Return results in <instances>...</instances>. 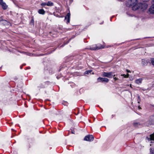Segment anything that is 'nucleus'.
Returning a JSON list of instances; mask_svg holds the SVG:
<instances>
[{
  "mask_svg": "<svg viewBox=\"0 0 154 154\" xmlns=\"http://www.w3.org/2000/svg\"><path fill=\"white\" fill-rule=\"evenodd\" d=\"M138 2L137 0H130L127 2V5L128 6L132 7L136 4H137Z\"/></svg>",
  "mask_w": 154,
  "mask_h": 154,
  "instance_id": "f257e3e1",
  "label": "nucleus"
},
{
  "mask_svg": "<svg viewBox=\"0 0 154 154\" xmlns=\"http://www.w3.org/2000/svg\"><path fill=\"white\" fill-rule=\"evenodd\" d=\"M112 72H104L102 73V76L104 77H107L109 78H111L112 76L114 77L115 75H113Z\"/></svg>",
  "mask_w": 154,
  "mask_h": 154,
  "instance_id": "f03ea898",
  "label": "nucleus"
},
{
  "mask_svg": "<svg viewBox=\"0 0 154 154\" xmlns=\"http://www.w3.org/2000/svg\"><path fill=\"white\" fill-rule=\"evenodd\" d=\"M97 81L98 82L107 83L109 81V79L106 78L99 77L97 78Z\"/></svg>",
  "mask_w": 154,
  "mask_h": 154,
  "instance_id": "7ed1b4c3",
  "label": "nucleus"
},
{
  "mask_svg": "<svg viewBox=\"0 0 154 154\" xmlns=\"http://www.w3.org/2000/svg\"><path fill=\"white\" fill-rule=\"evenodd\" d=\"M94 137L92 135L89 134L86 136L84 138V140L91 141L93 140Z\"/></svg>",
  "mask_w": 154,
  "mask_h": 154,
  "instance_id": "20e7f679",
  "label": "nucleus"
},
{
  "mask_svg": "<svg viewBox=\"0 0 154 154\" xmlns=\"http://www.w3.org/2000/svg\"><path fill=\"white\" fill-rule=\"evenodd\" d=\"M139 8L142 10L146 9L148 7L147 5L145 3H139Z\"/></svg>",
  "mask_w": 154,
  "mask_h": 154,
  "instance_id": "39448f33",
  "label": "nucleus"
},
{
  "mask_svg": "<svg viewBox=\"0 0 154 154\" xmlns=\"http://www.w3.org/2000/svg\"><path fill=\"white\" fill-rule=\"evenodd\" d=\"M0 5L4 10H6L8 6L5 2H3V0H0Z\"/></svg>",
  "mask_w": 154,
  "mask_h": 154,
  "instance_id": "423d86ee",
  "label": "nucleus"
},
{
  "mask_svg": "<svg viewBox=\"0 0 154 154\" xmlns=\"http://www.w3.org/2000/svg\"><path fill=\"white\" fill-rule=\"evenodd\" d=\"M148 124L149 125L154 124V115L150 116L148 121Z\"/></svg>",
  "mask_w": 154,
  "mask_h": 154,
  "instance_id": "0eeeda50",
  "label": "nucleus"
},
{
  "mask_svg": "<svg viewBox=\"0 0 154 154\" xmlns=\"http://www.w3.org/2000/svg\"><path fill=\"white\" fill-rule=\"evenodd\" d=\"M149 62V61L148 60L142 59V64L143 66H146Z\"/></svg>",
  "mask_w": 154,
  "mask_h": 154,
  "instance_id": "6e6552de",
  "label": "nucleus"
},
{
  "mask_svg": "<svg viewBox=\"0 0 154 154\" xmlns=\"http://www.w3.org/2000/svg\"><path fill=\"white\" fill-rule=\"evenodd\" d=\"M9 23L7 20L0 19V24L4 25H8Z\"/></svg>",
  "mask_w": 154,
  "mask_h": 154,
  "instance_id": "1a4fd4ad",
  "label": "nucleus"
},
{
  "mask_svg": "<svg viewBox=\"0 0 154 154\" xmlns=\"http://www.w3.org/2000/svg\"><path fill=\"white\" fill-rule=\"evenodd\" d=\"M132 10L134 11H135L137 9H140V8H139V4H136V5H135L132 6Z\"/></svg>",
  "mask_w": 154,
  "mask_h": 154,
  "instance_id": "9d476101",
  "label": "nucleus"
},
{
  "mask_svg": "<svg viewBox=\"0 0 154 154\" xmlns=\"http://www.w3.org/2000/svg\"><path fill=\"white\" fill-rule=\"evenodd\" d=\"M70 14L69 13V12L67 13L65 17V19H67V23H68L70 21Z\"/></svg>",
  "mask_w": 154,
  "mask_h": 154,
  "instance_id": "9b49d317",
  "label": "nucleus"
},
{
  "mask_svg": "<svg viewBox=\"0 0 154 154\" xmlns=\"http://www.w3.org/2000/svg\"><path fill=\"white\" fill-rule=\"evenodd\" d=\"M149 11L151 14H154V5H152L149 9Z\"/></svg>",
  "mask_w": 154,
  "mask_h": 154,
  "instance_id": "f8f14e48",
  "label": "nucleus"
},
{
  "mask_svg": "<svg viewBox=\"0 0 154 154\" xmlns=\"http://www.w3.org/2000/svg\"><path fill=\"white\" fill-rule=\"evenodd\" d=\"M90 49L91 50H95L100 49V48L99 47L97 46L96 45H95L93 46L90 47Z\"/></svg>",
  "mask_w": 154,
  "mask_h": 154,
  "instance_id": "ddd939ff",
  "label": "nucleus"
},
{
  "mask_svg": "<svg viewBox=\"0 0 154 154\" xmlns=\"http://www.w3.org/2000/svg\"><path fill=\"white\" fill-rule=\"evenodd\" d=\"M38 12L40 14L44 15L45 13V11L43 9H40L38 10Z\"/></svg>",
  "mask_w": 154,
  "mask_h": 154,
  "instance_id": "4468645a",
  "label": "nucleus"
},
{
  "mask_svg": "<svg viewBox=\"0 0 154 154\" xmlns=\"http://www.w3.org/2000/svg\"><path fill=\"white\" fill-rule=\"evenodd\" d=\"M133 125L135 127H138L141 125V124L139 122H134L133 123Z\"/></svg>",
  "mask_w": 154,
  "mask_h": 154,
  "instance_id": "2eb2a0df",
  "label": "nucleus"
},
{
  "mask_svg": "<svg viewBox=\"0 0 154 154\" xmlns=\"http://www.w3.org/2000/svg\"><path fill=\"white\" fill-rule=\"evenodd\" d=\"M142 81V79L140 78L138 79H137L135 81V82L137 84H139L140 83H141Z\"/></svg>",
  "mask_w": 154,
  "mask_h": 154,
  "instance_id": "dca6fc26",
  "label": "nucleus"
},
{
  "mask_svg": "<svg viewBox=\"0 0 154 154\" xmlns=\"http://www.w3.org/2000/svg\"><path fill=\"white\" fill-rule=\"evenodd\" d=\"M47 5L48 6H52L54 5V3L51 1H48L47 3Z\"/></svg>",
  "mask_w": 154,
  "mask_h": 154,
  "instance_id": "f3484780",
  "label": "nucleus"
},
{
  "mask_svg": "<svg viewBox=\"0 0 154 154\" xmlns=\"http://www.w3.org/2000/svg\"><path fill=\"white\" fill-rule=\"evenodd\" d=\"M150 63H151L152 65L154 66V58H151L150 60H149Z\"/></svg>",
  "mask_w": 154,
  "mask_h": 154,
  "instance_id": "a211bd4d",
  "label": "nucleus"
},
{
  "mask_svg": "<svg viewBox=\"0 0 154 154\" xmlns=\"http://www.w3.org/2000/svg\"><path fill=\"white\" fill-rule=\"evenodd\" d=\"M150 154H154V148H150Z\"/></svg>",
  "mask_w": 154,
  "mask_h": 154,
  "instance_id": "6ab92c4d",
  "label": "nucleus"
},
{
  "mask_svg": "<svg viewBox=\"0 0 154 154\" xmlns=\"http://www.w3.org/2000/svg\"><path fill=\"white\" fill-rule=\"evenodd\" d=\"M38 87L40 88H45V86L42 84L41 83L39 85V86H38Z\"/></svg>",
  "mask_w": 154,
  "mask_h": 154,
  "instance_id": "aec40b11",
  "label": "nucleus"
},
{
  "mask_svg": "<svg viewBox=\"0 0 154 154\" xmlns=\"http://www.w3.org/2000/svg\"><path fill=\"white\" fill-rule=\"evenodd\" d=\"M91 71H92V70H87L85 72V74H88L89 73H90Z\"/></svg>",
  "mask_w": 154,
  "mask_h": 154,
  "instance_id": "412c9836",
  "label": "nucleus"
},
{
  "mask_svg": "<svg viewBox=\"0 0 154 154\" xmlns=\"http://www.w3.org/2000/svg\"><path fill=\"white\" fill-rule=\"evenodd\" d=\"M71 39H70L66 43L62 45L60 47H63L65 45L67 44L69 42V41Z\"/></svg>",
  "mask_w": 154,
  "mask_h": 154,
  "instance_id": "4be33fe9",
  "label": "nucleus"
},
{
  "mask_svg": "<svg viewBox=\"0 0 154 154\" xmlns=\"http://www.w3.org/2000/svg\"><path fill=\"white\" fill-rule=\"evenodd\" d=\"M41 5L42 6H44L46 5H47V4L46 3H42L41 4Z\"/></svg>",
  "mask_w": 154,
  "mask_h": 154,
  "instance_id": "5701e85b",
  "label": "nucleus"
},
{
  "mask_svg": "<svg viewBox=\"0 0 154 154\" xmlns=\"http://www.w3.org/2000/svg\"><path fill=\"white\" fill-rule=\"evenodd\" d=\"M121 76H123L124 78H128V76H127V75H126L124 74H122L121 75Z\"/></svg>",
  "mask_w": 154,
  "mask_h": 154,
  "instance_id": "b1692460",
  "label": "nucleus"
},
{
  "mask_svg": "<svg viewBox=\"0 0 154 154\" xmlns=\"http://www.w3.org/2000/svg\"><path fill=\"white\" fill-rule=\"evenodd\" d=\"M138 100H137L138 103H140V96L139 95H138Z\"/></svg>",
  "mask_w": 154,
  "mask_h": 154,
  "instance_id": "393cba45",
  "label": "nucleus"
},
{
  "mask_svg": "<svg viewBox=\"0 0 154 154\" xmlns=\"http://www.w3.org/2000/svg\"><path fill=\"white\" fill-rule=\"evenodd\" d=\"M34 20L33 18H32L31 20V21H30V23H32L33 24H34Z\"/></svg>",
  "mask_w": 154,
  "mask_h": 154,
  "instance_id": "a878e982",
  "label": "nucleus"
},
{
  "mask_svg": "<svg viewBox=\"0 0 154 154\" xmlns=\"http://www.w3.org/2000/svg\"><path fill=\"white\" fill-rule=\"evenodd\" d=\"M115 80V81H116L117 80H119V79L118 78H117L116 77L113 78Z\"/></svg>",
  "mask_w": 154,
  "mask_h": 154,
  "instance_id": "bb28decb",
  "label": "nucleus"
},
{
  "mask_svg": "<svg viewBox=\"0 0 154 154\" xmlns=\"http://www.w3.org/2000/svg\"><path fill=\"white\" fill-rule=\"evenodd\" d=\"M142 1L143 2H146L149 1V0H142Z\"/></svg>",
  "mask_w": 154,
  "mask_h": 154,
  "instance_id": "cd10ccee",
  "label": "nucleus"
},
{
  "mask_svg": "<svg viewBox=\"0 0 154 154\" xmlns=\"http://www.w3.org/2000/svg\"><path fill=\"white\" fill-rule=\"evenodd\" d=\"M152 5H154V0H152Z\"/></svg>",
  "mask_w": 154,
  "mask_h": 154,
  "instance_id": "c85d7f7f",
  "label": "nucleus"
},
{
  "mask_svg": "<svg viewBox=\"0 0 154 154\" xmlns=\"http://www.w3.org/2000/svg\"><path fill=\"white\" fill-rule=\"evenodd\" d=\"M126 71L127 72H131V71L129 70H128V69H127Z\"/></svg>",
  "mask_w": 154,
  "mask_h": 154,
  "instance_id": "c756f323",
  "label": "nucleus"
},
{
  "mask_svg": "<svg viewBox=\"0 0 154 154\" xmlns=\"http://www.w3.org/2000/svg\"><path fill=\"white\" fill-rule=\"evenodd\" d=\"M127 75V76H128V78L129 76V75L127 73V75Z\"/></svg>",
  "mask_w": 154,
  "mask_h": 154,
  "instance_id": "7c9ffc66",
  "label": "nucleus"
},
{
  "mask_svg": "<svg viewBox=\"0 0 154 154\" xmlns=\"http://www.w3.org/2000/svg\"><path fill=\"white\" fill-rule=\"evenodd\" d=\"M152 141L151 142V143H154V141L151 140Z\"/></svg>",
  "mask_w": 154,
  "mask_h": 154,
  "instance_id": "2f4dec72",
  "label": "nucleus"
},
{
  "mask_svg": "<svg viewBox=\"0 0 154 154\" xmlns=\"http://www.w3.org/2000/svg\"><path fill=\"white\" fill-rule=\"evenodd\" d=\"M48 82L47 81V82H45L44 83H45V84H46V83H48Z\"/></svg>",
  "mask_w": 154,
  "mask_h": 154,
  "instance_id": "473e14b6",
  "label": "nucleus"
},
{
  "mask_svg": "<svg viewBox=\"0 0 154 154\" xmlns=\"http://www.w3.org/2000/svg\"><path fill=\"white\" fill-rule=\"evenodd\" d=\"M72 134H74V131H72Z\"/></svg>",
  "mask_w": 154,
  "mask_h": 154,
  "instance_id": "72a5a7b5",
  "label": "nucleus"
},
{
  "mask_svg": "<svg viewBox=\"0 0 154 154\" xmlns=\"http://www.w3.org/2000/svg\"><path fill=\"white\" fill-rule=\"evenodd\" d=\"M22 66H20V69H22Z\"/></svg>",
  "mask_w": 154,
  "mask_h": 154,
  "instance_id": "f704fd0d",
  "label": "nucleus"
},
{
  "mask_svg": "<svg viewBox=\"0 0 154 154\" xmlns=\"http://www.w3.org/2000/svg\"><path fill=\"white\" fill-rule=\"evenodd\" d=\"M115 116L114 115H112V118H113L114 116Z\"/></svg>",
  "mask_w": 154,
  "mask_h": 154,
  "instance_id": "c9c22d12",
  "label": "nucleus"
},
{
  "mask_svg": "<svg viewBox=\"0 0 154 154\" xmlns=\"http://www.w3.org/2000/svg\"><path fill=\"white\" fill-rule=\"evenodd\" d=\"M103 22H102V23H100V24H103Z\"/></svg>",
  "mask_w": 154,
  "mask_h": 154,
  "instance_id": "e433bc0d",
  "label": "nucleus"
},
{
  "mask_svg": "<svg viewBox=\"0 0 154 154\" xmlns=\"http://www.w3.org/2000/svg\"><path fill=\"white\" fill-rule=\"evenodd\" d=\"M139 107V109L140 108L139 106V107Z\"/></svg>",
  "mask_w": 154,
  "mask_h": 154,
  "instance_id": "4c0bfd02",
  "label": "nucleus"
},
{
  "mask_svg": "<svg viewBox=\"0 0 154 154\" xmlns=\"http://www.w3.org/2000/svg\"><path fill=\"white\" fill-rule=\"evenodd\" d=\"M111 20H112V18H111L110 19V20H111Z\"/></svg>",
  "mask_w": 154,
  "mask_h": 154,
  "instance_id": "58836bf2",
  "label": "nucleus"
}]
</instances>
